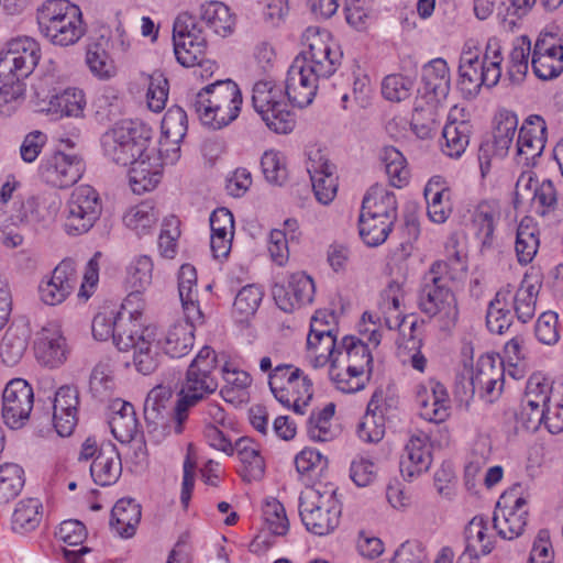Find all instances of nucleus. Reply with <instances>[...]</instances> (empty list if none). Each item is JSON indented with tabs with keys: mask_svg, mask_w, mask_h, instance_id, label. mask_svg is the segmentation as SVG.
Wrapping results in <instances>:
<instances>
[{
	"mask_svg": "<svg viewBox=\"0 0 563 563\" xmlns=\"http://www.w3.org/2000/svg\"><path fill=\"white\" fill-rule=\"evenodd\" d=\"M303 41L306 49L294 59L285 84V95L299 108L313 101L319 79L332 76L342 60V52L329 32L310 26L303 33Z\"/></svg>",
	"mask_w": 563,
	"mask_h": 563,
	"instance_id": "f257e3e1",
	"label": "nucleus"
},
{
	"mask_svg": "<svg viewBox=\"0 0 563 563\" xmlns=\"http://www.w3.org/2000/svg\"><path fill=\"white\" fill-rule=\"evenodd\" d=\"M242 102L241 90L234 81L217 80L192 96L190 109L203 125L221 130L236 120Z\"/></svg>",
	"mask_w": 563,
	"mask_h": 563,
	"instance_id": "f03ea898",
	"label": "nucleus"
},
{
	"mask_svg": "<svg viewBox=\"0 0 563 563\" xmlns=\"http://www.w3.org/2000/svg\"><path fill=\"white\" fill-rule=\"evenodd\" d=\"M218 367L216 352L208 345L203 346L188 366L185 380L174 410L175 433L184 431V423L189 409L196 406L218 388L214 371Z\"/></svg>",
	"mask_w": 563,
	"mask_h": 563,
	"instance_id": "7ed1b4c3",
	"label": "nucleus"
},
{
	"mask_svg": "<svg viewBox=\"0 0 563 563\" xmlns=\"http://www.w3.org/2000/svg\"><path fill=\"white\" fill-rule=\"evenodd\" d=\"M36 19L41 34L54 45H74L86 32L81 10L68 0H46Z\"/></svg>",
	"mask_w": 563,
	"mask_h": 563,
	"instance_id": "20e7f679",
	"label": "nucleus"
},
{
	"mask_svg": "<svg viewBox=\"0 0 563 563\" xmlns=\"http://www.w3.org/2000/svg\"><path fill=\"white\" fill-rule=\"evenodd\" d=\"M341 504L333 484H318L299 497V515L306 529L316 536L333 532L341 518Z\"/></svg>",
	"mask_w": 563,
	"mask_h": 563,
	"instance_id": "39448f33",
	"label": "nucleus"
},
{
	"mask_svg": "<svg viewBox=\"0 0 563 563\" xmlns=\"http://www.w3.org/2000/svg\"><path fill=\"white\" fill-rule=\"evenodd\" d=\"M442 264H432L423 275L419 291V308L430 317H438L440 329L451 331L457 323L459 309L445 277H439Z\"/></svg>",
	"mask_w": 563,
	"mask_h": 563,
	"instance_id": "423d86ee",
	"label": "nucleus"
},
{
	"mask_svg": "<svg viewBox=\"0 0 563 563\" xmlns=\"http://www.w3.org/2000/svg\"><path fill=\"white\" fill-rule=\"evenodd\" d=\"M268 385L274 397L285 407L305 415L312 398V383L300 368L291 364H276L268 375Z\"/></svg>",
	"mask_w": 563,
	"mask_h": 563,
	"instance_id": "0eeeda50",
	"label": "nucleus"
},
{
	"mask_svg": "<svg viewBox=\"0 0 563 563\" xmlns=\"http://www.w3.org/2000/svg\"><path fill=\"white\" fill-rule=\"evenodd\" d=\"M252 104L275 133L287 134L295 128V117L284 100L283 91L273 82L264 80L254 85Z\"/></svg>",
	"mask_w": 563,
	"mask_h": 563,
	"instance_id": "6e6552de",
	"label": "nucleus"
},
{
	"mask_svg": "<svg viewBox=\"0 0 563 563\" xmlns=\"http://www.w3.org/2000/svg\"><path fill=\"white\" fill-rule=\"evenodd\" d=\"M102 202L98 191L89 186L76 187L70 194L64 211V230L68 235L87 233L100 218Z\"/></svg>",
	"mask_w": 563,
	"mask_h": 563,
	"instance_id": "1a4fd4ad",
	"label": "nucleus"
},
{
	"mask_svg": "<svg viewBox=\"0 0 563 563\" xmlns=\"http://www.w3.org/2000/svg\"><path fill=\"white\" fill-rule=\"evenodd\" d=\"M101 145L107 157L118 165L129 166L136 158L144 156L150 137L131 123H123L106 132L101 137Z\"/></svg>",
	"mask_w": 563,
	"mask_h": 563,
	"instance_id": "9d476101",
	"label": "nucleus"
},
{
	"mask_svg": "<svg viewBox=\"0 0 563 563\" xmlns=\"http://www.w3.org/2000/svg\"><path fill=\"white\" fill-rule=\"evenodd\" d=\"M84 172L82 158L60 148L45 153L37 167L38 178L46 185L59 189L75 185L82 177Z\"/></svg>",
	"mask_w": 563,
	"mask_h": 563,
	"instance_id": "9b49d317",
	"label": "nucleus"
},
{
	"mask_svg": "<svg viewBox=\"0 0 563 563\" xmlns=\"http://www.w3.org/2000/svg\"><path fill=\"white\" fill-rule=\"evenodd\" d=\"M174 53L184 67H194L206 54L207 38L202 25L191 15H179L173 27Z\"/></svg>",
	"mask_w": 563,
	"mask_h": 563,
	"instance_id": "f8f14e48",
	"label": "nucleus"
},
{
	"mask_svg": "<svg viewBox=\"0 0 563 563\" xmlns=\"http://www.w3.org/2000/svg\"><path fill=\"white\" fill-rule=\"evenodd\" d=\"M40 59L38 43L32 37L13 38L0 57V80L26 78Z\"/></svg>",
	"mask_w": 563,
	"mask_h": 563,
	"instance_id": "ddd939ff",
	"label": "nucleus"
},
{
	"mask_svg": "<svg viewBox=\"0 0 563 563\" xmlns=\"http://www.w3.org/2000/svg\"><path fill=\"white\" fill-rule=\"evenodd\" d=\"M34 404L31 385L22 379L10 380L2 393V417L11 429H20L30 418Z\"/></svg>",
	"mask_w": 563,
	"mask_h": 563,
	"instance_id": "4468645a",
	"label": "nucleus"
},
{
	"mask_svg": "<svg viewBox=\"0 0 563 563\" xmlns=\"http://www.w3.org/2000/svg\"><path fill=\"white\" fill-rule=\"evenodd\" d=\"M91 329L96 340L106 341L112 338L120 351L128 352L133 345V335L141 332L142 323L125 318L124 313H98L92 320Z\"/></svg>",
	"mask_w": 563,
	"mask_h": 563,
	"instance_id": "2eb2a0df",
	"label": "nucleus"
},
{
	"mask_svg": "<svg viewBox=\"0 0 563 563\" xmlns=\"http://www.w3.org/2000/svg\"><path fill=\"white\" fill-rule=\"evenodd\" d=\"M341 342L338 343L332 329L327 328L318 316L312 318L310 332L307 338V353L314 368L333 364L343 355Z\"/></svg>",
	"mask_w": 563,
	"mask_h": 563,
	"instance_id": "dca6fc26",
	"label": "nucleus"
},
{
	"mask_svg": "<svg viewBox=\"0 0 563 563\" xmlns=\"http://www.w3.org/2000/svg\"><path fill=\"white\" fill-rule=\"evenodd\" d=\"M78 277L76 263L69 258L63 260L54 268L52 276L41 283V300L49 306L62 303L74 291Z\"/></svg>",
	"mask_w": 563,
	"mask_h": 563,
	"instance_id": "f3484780",
	"label": "nucleus"
},
{
	"mask_svg": "<svg viewBox=\"0 0 563 563\" xmlns=\"http://www.w3.org/2000/svg\"><path fill=\"white\" fill-rule=\"evenodd\" d=\"M416 402L419 415L429 422L440 423L450 416V399L445 387L438 382H429L416 387Z\"/></svg>",
	"mask_w": 563,
	"mask_h": 563,
	"instance_id": "a211bd4d",
	"label": "nucleus"
},
{
	"mask_svg": "<svg viewBox=\"0 0 563 563\" xmlns=\"http://www.w3.org/2000/svg\"><path fill=\"white\" fill-rule=\"evenodd\" d=\"M432 463L429 435L422 431L413 433L408 440L400 459V472L404 478L412 481L427 472Z\"/></svg>",
	"mask_w": 563,
	"mask_h": 563,
	"instance_id": "6ab92c4d",
	"label": "nucleus"
},
{
	"mask_svg": "<svg viewBox=\"0 0 563 563\" xmlns=\"http://www.w3.org/2000/svg\"><path fill=\"white\" fill-rule=\"evenodd\" d=\"M288 279L292 297H288L284 285L275 284L273 287V297L278 308L285 312H291L301 306L311 303L316 290L312 278L303 272H297L291 274Z\"/></svg>",
	"mask_w": 563,
	"mask_h": 563,
	"instance_id": "aec40b11",
	"label": "nucleus"
},
{
	"mask_svg": "<svg viewBox=\"0 0 563 563\" xmlns=\"http://www.w3.org/2000/svg\"><path fill=\"white\" fill-rule=\"evenodd\" d=\"M36 358L45 366L56 367L67 358V344L58 325L48 324L37 333L34 344Z\"/></svg>",
	"mask_w": 563,
	"mask_h": 563,
	"instance_id": "412c9836",
	"label": "nucleus"
},
{
	"mask_svg": "<svg viewBox=\"0 0 563 563\" xmlns=\"http://www.w3.org/2000/svg\"><path fill=\"white\" fill-rule=\"evenodd\" d=\"M450 91L449 67L444 59L435 58L424 65L422 70V88L418 90L427 103L434 106L445 99Z\"/></svg>",
	"mask_w": 563,
	"mask_h": 563,
	"instance_id": "4be33fe9",
	"label": "nucleus"
},
{
	"mask_svg": "<svg viewBox=\"0 0 563 563\" xmlns=\"http://www.w3.org/2000/svg\"><path fill=\"white\" fill-rule=\"evenodd\" d=\"M79 397L74 386H62L55 394L53 405V423L60 437L73 433L78 418Z\"/></svg>",
	"mask_w": 563,
	"mask_h": 563,
	"instance_id": "5701e85b",
	"label": "nucleus"
},
{
	"mask_svg": "<svg viewBox=\"0 0 563 563\" xmlns=\"http://www.w3.org/2000/svg\"><path fill=\"white\" fill-rule=\"evenodd\" d=\"M547 131L544 120L539 115L530 117L527 125H523L517 140V155L519 163L526 166L533 165L545 146L544 133Z\"/></svg>",
	"mask_w": 563,
	"mask_h": 563,
	"instance_id": "b1692460",
	"label": "nucleus"
},
{
	"mask_svg": "<svg viewBox=\"0 0 563 563\" xmlns=\"http://www.w3.org/2000/svg\"><path fill=\"white\" fill-rule=\"evenodd\" d=\"M492 441L489 437H481L474 445L472 459L465 466V487L468 492L477 494V477L485 467L484 484L490 489L493 487V465H490Z\"/></svg>",
	"mask_w": 563,
	"mask_h": 563,
	"instance_id": "393cba45",
	"label": "nucleus"
},
{
	"mask_svg": "<svg viewBox=\"0 0 563 563\" xmlns=\"http://www.w3.org/2000/svg\"><path fill=\"white\" fill-rule=\"evenodd\" d=\"M487 522L483 517H474L465 529V551L457 563H479V558L492 552L493 538L487 533Z\"/></svg>",
	"mask_w": 563,
	"mask_h": 563,
	"instance_id": "a878e982",
	"label": "nucleus"
},
{
	"mask_svg": "<svg viewBox=\"0 0 563 563\" xmlns=\"http://www.w3.org/2000/svg\"><path fill=\"white\" fill-rule=\"evenodd\" d=\"M121 473L122 463L115 444L102 443L90 465V474L95 483L100 486L112 485L120 478Z\"/></svg>",
	"mask_w": 563,
	"mask_h": 563,
	"instance_id": "bb28decb",
	"label": "nucleus"
},
{
	"mask_svg": "<svg viewBox=\"0 0 563 563\" xmlns=\"http://www.w3.org/2000/svg\"><path fill=\"white\" fill-rule=\"evenodd\" d=\"M129 166H131L129 170L130 184L132 190L137 195L153 190L161 181L163 163H159V158H154L146 152L144 156L136 158Z\"/></svg>",
	"mask_w": 563,
	"mask_h": 563,
	"instance_id": "cd10ccee",
	"label": "nucleus"
},
{
	"mask_svg": "<svg viewBox=\"0 0 563 563\" xmlns=\"http://www.w3.org/2000/svg\"><path fill=\"white\" fill-rule=\"evenodd\" d=\"M489 43L486 45V52L483 62L471 53L464 54L461 58L460 86L461 90L467 95H477L481 87L485 84L487 71L493 66V60L488 56Z\"/></svg>",
	"mask_w": 563,
	"mask_h": 563,
	"instance_id": "c85d7f7f",
	"label": "nucleus"
},
{
	"mask_svg": "<svg viewBox=\"0 0 563 563\" xmlns=\"http://www.w3.org/2000/svg\"><path fill=\"white\" fill-rule=\"evenodd\" d=\"M531 43L527 36H521L517 40L509 54V65L507 75L501 78L500 60H495V68L498 69L495 76V86L501 80L506 87L520 85L528 71V58L531 51Z\"/></svg>",
	"mask_w": 563,
	"mask_h": 563,
	"instance_id": "c756f323",
	"label": "nucleus"
},
{
	"mask_svg": "<svg viewBox=\"0 0 563 563\" xmlns=\"http://www.w3.org/2000/svg\"><path fill=\"white\" fill-rule=\"evenodd\" d=\"M361 213L395 222L397 219L395 194L384 185H373L363 198Z\"/></svg>",
	"mask_w": 563,
	"mask_h": 563,
	"instance_id": "7c9ffc66",
	"label": "nucleus"
},
{
	"mask_svg": "<svg viewBox=\"0 0 563 563\" xmlns=\"http://www.w3.org/2000/svg\"><path fill=\"white\" fill-rule=\"evenodd\" d=\"M428 216L435 223H443L452 212V194L441 176L432 177L424 187Z\"/></svg>",
	"mask_w": 563,
	"mask_h": 563,
	"instance_id": "2f4dec72",
	"label": "nucleus"
},
{
	"mask_svg": "<svg viewBox=\"0 0 563 563\" xmlns=\"http://www.w3.org/2000/svg\"><path fill=\"white\" fill-rule=\"evenodd\" d=\"M493 352H486L477 361L476 368L472 371L470 379L464 376L456 378V393L463 396H473L475 390L493 393Z\"/></svg>",
	"mask_w": 563,
	"mask_h": 563,
	"instance_id": "473e14b6",
	"label": "nucleus"
},
{
	"mask_svg": "<svg viewBox=\"0 0 563 563\" xmlns=\"http://www.w3.org/2000/svg\"><path fill=\"white\" fill-rule=\"evenodd\" d=\"M241 463L243 464V479L246 482L258 481L264 476L265 462L261 455L260 445L251 438H239L234 443Z\"/></svg>",
	"mask_w": 563,
	"mask_h": 563,
	"instance_id": "72a5a7b5",
	"label": "nucleus"
},
{
	"mask_svg": "<svg viewBox=\"0 0 563 563\" xmlns=\"http://www.w3.org/2000/svg\"><path fill=\"white\" fill-rule=\"evenodd\" d=\"M343 355L340 356L342 365H346L350 371H358L371 377L373 356L368 343L362 340L345 335L341 340Z\"/></svg>",
	"mask_w": 563,
	"mask_h": 563,
	"instance_id": "f704fd0d",
	"label": "nucleus"
},
{
	"mask_svg": "<svg viewBox=\"0 0 563 563\" xmlns=\"http://www.w3.org/2000/svg\"><path fill=\"white\" fill-rule=\"evenodd\" d=\"M141 520V506L133 499H120L111 511L110 526L122 538H131L135 534Z\"/></svg>",
	"mask_w": 563,
	"mask_h": 563,
	"instance_id": "c9c22d12",
	"label": "nucleus"
},
{
	"mask_svg": "<svg viewBox=\"0 0 563 563\" xmlns=\"http://www.w3.org/2000/svg\"><path fill=\"white\" fill-rule=\"evenodd\" d=\"M195 328L188 322H177L173 324L164 338L159 340L165 353L170 357H183L187 355L194 346Z\"/></svg>",
	"mask_w": 563,
	"mask_h": 563,
	"instance_id": "e433bc0d",
	"label": "nucleus"
},
{
	"mask_svg": "<svg viewBox=\"0 0 563 563\" xmlns=\"http://www.w3.org/2000/svg\"><path fill=\"white\" fill-rule=\"evenodd\" d=\"M172 396L173 391L167 386L158 385L150 390L144 402V418L147 423L158 424L168 416H172L175 422Z\"/></svg>",
	"mask_w": 563,
	"mask_h": 563,
	"instance_id": "4c0bfd02",
	"label": "nucleus"
},
{
	"mask_svg": "<svg viewBox=\"0 0 563 563\" xmlns=\"http://www.w3.org/2000/svg\"><path fill=\"white\" fill-rule=\"evenodd\" d=\"M153 332L148 328H143L139 334L133 335V345L130 350L133 351V362L136 369L148 375L153 373L159 365V354L153 350L150 338Z\"/></svg>",
	"mask_w": 563,
	"mask_h": 563,
	"instance_id": "58836bf2",
	"label": "nucleus"
},
{
	"mask_svg": "<svg viewBox=\"0 0 563 563\" xmlns=\"http://www.w3.org/2000/svg\"><path fill=\"white\" fill-rule=\"evenodd\" d=\"M201 24L218 35L227 36L233 30L234 19L229 7L222 2L211 1L200 8L199 25Z\"/></svg>",
	"mask_w": 563,
	"mask_h": 563,
	"instance_id": "ea45409f",
	"label": "nucleus"
},
{
	"mask_svg": "<svg viewBox=\"0 0 563 563\" xmlns=\"http://www.w3.org/2000/svg\"><path fill=\"white\" fill-rule=\"evenodd\" d=\"M471 126L462 120H450L442 130L444 144L442 151L450 157H460L466 150L470 142Z\"/></svg>",
	"mask_w": 563,
	"mask_h": 563,
	"instance_id": "a19ab883",
	"label": "nucleus"
},
{
	"mask_svg": "<svg viewBox=\"0 0 563 563\" xmlns=\"http://www.w3.org/2000/svg\"><path fill=\"white\" fill-rule=\"evenodd\" d=\"M86 103V96L81 89L68 87L51 96L49 110H54L60 115L79 118L84 115Z\"/></svg>",
	"mask_w": 563,
	"mask_h": 563,
	"instance_id": "79ce46f5",
	"label": "nucleus"
},
{
	"mask_svg": "<svg viewBox=\"0 0 563 563\" xmlns=\"http://www.w3.org/2000/svg\"><path fill=\"white\" fill-rule=\"evenodd\" d=\"M457 240L451 236L445 244L446 261H435L433 264H442L439 277L450 280H461L466 276V254L457 249Z\"/></svg>",
	"mask_w": 563,
	"mask_h": 563,
	"instance_id": "37998d69",
	"label": "nucleus"
},
{
	"mask_svg": "<svg viewBox=\"0 0 563 563\" xmlns=\"http://www.w3.org/2000/svg\"><path fill=\"white\" fill-rule=\"evenodd\" d=\"M330 378L335 387L342 393H356L365 387L369 376L358 371H350L346 365H342L341 360H334L329 372Z\"/></svg>",
	"mask_w": 563,
	"mask_h": 563,
	"instance_id": "c03bdc74",
	"label": "nucleus"
},
{
	"mask_svg": "<svg viewBox=\"0 0 563 563\" xmlns=\"http://www.w3.org/2000/svg\"><path fill=\"white\" fill-rule=\"evenodd\" d=\"M41 508L42 504L38 499L29 498L21 500L12 515V529L19 533L33 531L41 522Z\"/></svg>",
	"mask_w": 563,
	"mask_h": 563,
	"instance_id": "a18cd8bd",
	"label": "nucleus"
},
{
	"mask_svg": "<svg viewBox=\"0 0 563 563\" xmlns=\"http://www.w3.org/2000/svg\"><path fill=\"white\" fill-rule=\"evenodd\" d=\"M518 125L514 112L503 110L495 115V156H506Z\"/></svg>",
	"mask_w": 563,
	"mask_h": 563,
	"instance_id": "49530a36",
	"label": "nucleus"
},
{
	"mask_svg": "<svg viewBox=\"0 0 563 563\" xmlns=\"http://www.w3.org/2000/svg\"><path fill=\"white\" fill-rule=\"evenodd\" d=\"M380 158L390 184L397 188L407 185L410 173L402 153L394 146H386L382 151Z\"/></svg>",
	"mask_w": 563,
	"mask_h": 563,
	"instance_id": "de8ad7c7",
	"label": "nucleus"
},
{
	"mask_svg": "<svg viewBox=\"0 0 563 563\" xmlns=\"http://www.w3.org/2000/svg\"><path fill=\"white\" fill-rule=\"evenodd\" d=\"M394 223L390 220L376 219V217L361 213L358 219L360 236L368 246H378L386 241Z\"/></svg>",
	"mask_w": 563,
	"mask_h": 563,
	"instance_id": "09e8293b",
	"label": "nucleus"
},
{
	"mask_svg": "<svg viewBox=\"0 0 563 563\" xmlns=\"http://www.w3.org/2000/svg\"><path fill=\"white\" fill-rule=\"evenodd\" d=\"M24 471L14 463L0 465V505L15 498L24 486Z\"/></svg>",
	"mask_w": 563,
	"mask_h": 563,
	"instance_id": "8fccbe9b",
	"label": "nucleus"
},
{
	"mask_svg": "<svg viewBox=\"0 0 563 563\" xmlns=\"http://www.w3.org/2000/svg\"><path fill=\"white\" fill-rule=\"evenodd\" d=\"M472 228L482 240L483 249H489L493 243V202L489 199H483L474 207Z\"/></svg>",
	"mask_w": 563,
	"mask_h": 563,
	"instance_id": "3c124183",
	"label": "nucleus"
},
{
	"mask_svg": "<svg viewBox=\"0 0 563 563\" xmlns=\"http://www.w3.org/2000/svg\"><path fill=\"white\" fill-rule=\"evenodd\" d=\"M334 415V405L329 404L322 410L318 412H311L308 424L307 432L311 440L325 442L332 440L336 431L331 427V419Z\"/></svg>",
	"mask_w": 563,
	"mask_h": 563,
	"instance_id": "603ef678",
	"label": "nucleus"
},
{
	"mask_svg": "<svg viewBox=\"0 0 563 563\" xmlns=\"http://www.w3.org/2000/svg\"><path fill=\"white\" fill-rule=\"evenodd\" d=\"M188 130L186 111L178 107H170L162 120V136L172 142V145L180 144Z\"/></svg>",
	"mask_w": 563,
	"mask_h": 563,
	"instance_id": "864d4df0",
	"label": "nucleus"
},
{
	"mask_svg": "<svg viewBox=\"0 0 563 563\" xmlns=\"http://www.w3.org/2000/svg\"><path fill=\"white\" fill-rule=\"evenodd\" d=\"M532 220L525 218L517 229L515 250L520 263H530L534 257L539 239L534 233V228L531 225Z\"/></svg>",
	"mask_w": 563,
	"mask_h": 563,
	"instance_id": "5fc2aeb1",
	"label": "nucleus"
},
{
	"mask_svg": "<svg viewBox=\"0 0 563 563\" xmlns=\"http://www.w3.org/2000/svg\"><path fill=\"white\" fill-rule=\"evenodd\" d=\"M0 87V118L12 115L25 100V84L11 78Z\"/></svg>",
	"mask_w": 563,
	"mask_h": 563,
	"instance_id": "6e6d98bb",
	"label": "nucleus"
},
{
	"mask_svg": "<svg viewBox=\"0 0 563 563\" xmlns=\"http://www.w3.org/2000/svg\"><path fill=\"white\" fill-rule=\"evenodd\" d=\"M263 519L268 530L275 536H285L289 530V520L285 507L274 497L265 499Z\"/></svg>",
	"mask_w": 563,
	"mask_h": 563,
	"instance_id": "4d7b16f0",
	"label": "nucleus"
},
{
	"mask_svg": "<svg viewBox=\"0 0 563 563\" xmlns=\"http://www.w3.org/2000/svg\"><path fill=\"white\" fill-rule=\"evenodd\" d=\"M26 346V338L16 329L9 328L0 344L2 362L8 366H14L22 358Z\"/></svg>",
	"mask_w": 563,
	"mask_h": 563,
	"instance_id": "13d9d810",
	"label": "nucleus"
},
{
	"mask_svg": "<svg viewBox=\"0 0 563 563\" xmlns=\"http://www.w3.org/2000/svg\"><path fill=\"white\" fill-rule=\"evenodd\" d=\"M261 167L265 179L273 185H283L288 178L285 156L274 150L264 152Z\"/></svg>",
	"mask_w": 563,
	"mask_h": 563,
	"instance_id": "bf43d9fd",
	"label": "nucleus"
},
{
	"mask_svg": "<svg viewBox=\"0 0 563 563\" xmlns=\"http://www.w3.org/2000/svg\"><path fill=\"white\" fill-rule=\"evenodd\" d=\"M415 87V80L401 74L386 76L382 82V93L385 99L400 102L408 99Z\"/></svg>",
	"mask_w": 563,
	"mask_h": 563,
	"instance_id": "052dcab7",
	"label": "nucleus"
},
{
	"mask_svg": "<svg viewBox=\"0 0 563 563\" xmlns=\"http://www.w3.org/2000/svg\"><path fill=\"white\" fill-rule=\"evenodd\" d=\"M128 228L139 235L145 234L157 221V213L150 202H142L131 208L123 218Z\"/></svg>",
	"mask_w": 563,
	"mask_h": 563,
	"instance_id": "680f3d73",
	"label": "nucleus"
},
{
	"mask_svg": "<svg viewBox=\"0 0 563 563\" xmlns=\"http://www.w3.org/2000/svg\"><path fill=\"white\" fill-rule=\"evenodd\" d=\"M86 64L91 74L101 80L110 79L115 74V68L108 53L98 44L88 47Z\"/></svg>",
	"mask_w": 563,
	"mask_h": 563,
	"instance_id": "e2e57ef3",
	"label": "nucleus"
},
{
	"mask_svg": "<svg viewBox=\"0 0 563 563\" xmlns=\"http://www.w3.org/2000/svg\"><path fill=\"white\" fill-rule=\"evenodd\" d=\"M90 391L96 398H106L114 388L113 369L108 361L99 362L89 379Z\"/></svg>",
	"mask_w": 563,
	"mask_h": 563,
	"instance_id": "0e129e2a",
	"label": "nucleus"
},
{
	"mask_svg": "<svg viewBox=\"0 0 563 563\" xmlns=\"http://www.w3.org/2000/svg\"><path fill=\"white\" fill-rule=\"evenodd\" d=\"M398 405L399 397L395 390L390 387H380L374 391L367 408L371 412H375L376 416H382V419L386 420L395 416Z\"/></svg>",
	"mask_w": 563,
	"mask_h": 563,
	"instance_id": "69168bd1",
	"label": "nucleus"
},
{
	"mask_svg": "<svg viewBox=\"0 0 563 563\" xmlns=\"http://www.w3.org/2000/svg\"><path fill=\"white\" fill-rule=\"evenodd\" d=\"M523 514H518V510H512V508L503 514H495V530L498 536L506 540L519 537L526 526Z\"/></svg>",
	"mask_w": 563,
	"mask_h": 563,
	"instance_id": "338daca9",
	"label": "nucleus"
},
{
	"mask_svg": "<svg viewBox=\"0 0 563 563\" xmlns=\"http://www.w3.org/2000/svg\"><path fill=\"white\" fill-rule=\"evenodd\" d=\"M153 262L148 256L137 257L129 267L126 283L131 289L145 290L152 283Z\"/></svg>",
	"mask_w": 563,
	"mask_h": 563,
	"instance_id": "774afa93",
	"label": "nucleus"
}]
</instances>
